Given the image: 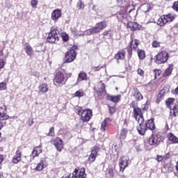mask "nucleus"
<instances>
[{"instance_id":"nucleus-1","label":"nucleus","mask_w":178,"mask_h":178,"mask_svg":"<svg viewBox=\"0 0 178 178\" xmlns=\"http://www.w3.org/2000/svg\"><path fill=\"white\" fill-rule=\"evenodd\" d=\"M132 95L135 97L136 101H133L129 104L130 108H133L134 112H141V108L138 106V101H141V99H143V95L140 92L138 88H134L132 89Z\"/></svg>"},{"instance_id":"nucleus-2","label":"nucleus","mask_w":178,"mask_h":178,"mask_svg":"<svg viewBox=\"0 0 178 178\" xmlns=\"http://www.w3.org/2000/svg\"><path fill=\"white\" fill-rule=\"evenodd\" d=\"M134 118L138 122L139 126L137 127V131L140 134V136H144L145 134V131H147V127L144 125V116H143V113L140 112H135L134 113Z\"/></svg>"},{"instance_id":"nucleus-3","label":"nucleus","mask_w":178,"mask_h":178,"mask_svg":"<svg viewBox=\"0 0 178 178\" xmlns=\"http://www.w3.org/2000/svg\"><path fill=\"white\" fill-rule=\"evenodd\" d=\"M106 27H108L106 21H102L97 22L95 26L91 29L86 30V33L88 35H92V34H98L99 33H101V31H103V30H105Z\"/></svg>"},{"instance_id":"nucleus-4","label":"nucleus","mask_w":178,"mask_h":178,"mask_svg":"<svg viewBox=\"0 0 178 178\" xmlns=\"http://www.w3.org/2000/svg\"><path fill=\"white\" fill-rule=\"evenodd\" d=\"M77 49H79V47H77V45H73L68 49V51L65 54V63H72V62H74L77 56Z\"/></svg>"},{"instance_id":"nucleus-5","label":"nucleus","mask_w":178,"mask_h":178,"mask_svg":"<svg viewBox=\"0 0 178 178\" xmlns=\"http://www.w3.org/2000/svg\"><path fill=\"white\" fill-rule=\"evenodd\" d=\"M175 19H176V15L171 13L161 15L157 20V26L165 27L168 23H172Z\"/></svg>"},{"instance_id":"nucleus-6","label":"nucleus","mask_w":178,"mask_h":178,"mask_svg":"<svg viewBox=\"0 0 178 178\" xmlns=\"http://www.w3.org/2000/svg\"><path fill=\"white\" fill-rule=\"evenodd\" d=\"M138 45H140V40H138V39H131V41L127 47L129 58H131L133 56V51H136L138 50Z\"/></svg>"},{"instance_id":"nucleus-7","label":"nucleus","mask_w":178,"mask_h":178,"mask_svg":"<svg viewBox=\"0 0 178 178\" xmlns=\"http://www.w3.org/2000/svg\"><path fill=\"white\" fill-rule=\"evenodd\" d=\"M58 34H59V31L58 29L51 27L47 38V42L55 44V42L59 41V36Z\"/></svg>"},{"instance_id":"nucleus-8","label":"nucleus","mask_w":178,"mask_h":178,"mask_svg":"<svg viewBox=\"0 0 178 178\" xmlns=\"http://www.w3.org/2000/svg\"><path fill=\"white\" fill-rule=\"evenodd\" d=\"M54 86H65L66 84V77L65 74L60 71L56 72L53 79Z\"/></svg>"},{"instance_id":"nucleus-9","label":"nucleus","mask_w":178,"mask_h":178,"mask_svg":"<svg viewBox=\"0 0 178 178\" xmlns=\"http://www.w3.org/2000/svg\"><path fill=\"white\" fill-rule=\"evenodd\" d=\"M169 59V53L166 51H162L155 56L154 62L157 65H163V63H166Z\"/></svg>"},{"instance_id":"nucleus-10","label":"nucleus","mask_w":178,"mask_h":178,"mask_svg":"<svg viewBox=\"0 0 178 178\" xmlns=\"http://www.w3.org/2000/svg\"><path fill=\"white\" fill-rule=\"evenodd\" d=\"M93 90L97 94L98 98L100 99L104 98L106 95V88L105 83H99L97 86H94Z\"/></svg>"},{"instance_id":"nucleus-11","label":"nucleus","mask_w":178,"mask_h":178,"mask_svg":"<svg viewBox=\"0 0 178 178\" xmlns=\"http://www.w3.org/2000/svg\"><path fill=\"white\" fill-rule=\"evenodd\" d=\"M127 7L126 6H121L120 8L119 13L117 15V18L118 19V22H121L124 24H126L127 22Z\"/></svg>"},{"instance_id":"nucleus-12","label":"nucleus","mask_w":178,"mask_h":178,"mask_svg":"<svg viewBox=\"0 0 178 178\" xmlns=\"http://www.w3.org/2000/svg\"><path fill=\"white\" fill-rule=\"evenodd\" d=\"M175 101L176 99L173 97L168 98L165 100V105L170 111H173V112H178V102H175Z\"/></svg>"},{"instance_id":"nucleus-13","label":"nucleus","mask_w":178,"mask_h":178,"mask_svg":"<svg viewBox=\"0 0 178 178\" xmlns=\"http://www.w3.org/2000/svg\"><path fill=\"white\" fill-rule=\"evenodd\" d=\"M162 141V138H161V135H152L149 138V145H153L154 147H158L161 142Z\"/></svg>"},{"instance_id":"nucleus-14","label":"nucleus","mask_w":178,"mask_h":178,"mask_svg":"<svg viewBox=\"0 0 178 178\" xmlns=\"http://www.w3.org/2000/svg\"><path fill=\"white\" fill-rule=\"evenodd\" d=\"M127 29H129L131 31H140L143 30V26L140 24L134 22H126Z\"/></svg>"},{"instance_id":"nucleus-15","label":"nucleus","mask_w":178,"mask_h":178,"mask_svg":"<svg viewBox=\"0 0 178 178\" xmlns=\"http://www.w3.org/2000/svg\"><path fill=\"white\" fill-rule=\"evenodd\" d=\"M130 159H129V156H124L122 158H121V160L120 161L119 165H120V172H124V169L129 166V161Z\"/></svg>"},{"instance_id":"nucleus-16","label":"nucleus","mask_w":178,"mask_h":178,"mask_svg":"<svg viewBox=\"0 0 178 178\" xmlns=\"http://www.w3.org/2000/svg\"><path fill=\"white\" fill-rule=\"evenodd\" d=\"M73 177L75 178H86L87 175L86 174V170L84 168H81L79 170H75L72 173Z\"/></svg>"},{"instance_id":"nucleus-17","label":"nucleus","mask_w":178,"mask_h":178,"mask_svg":"<svg viewBox=\"0 0 178 178\" xmlns=\"http://www.w3.org/2000/svg\"><path fill=\"white\" fill-rule=\"evenodd\" d=\"M60 17H62V10L57 8L53 10L51 15V20L56 22L59 20Z\"/></svg>"},{"instance_id":"nucleus-18","label":"nucleus","mask_w":178,"mask_h":178,"mask_svg":"<svg viewBox=\"0 0 178 178\" xmlns=\"http://www.w3.org/2000/svg\"><path fill=\"white\" fill-rule=\"evenodd\" d=\"M126 58V51L124 50L118 51L114 56V59H116L117 63H120V60H124Z\"/></svg>"},{"instance_id":"nucleus-19","label":"nucleus","mask_w":178,"mask_h":178,"mask_svg":"<svg viewBox=\"0 0 178 178\" xmlns=\"http://www.w3.org/2000/svg\"><path fill=\"white\" fill-rule=\"evenodd\" d=\"M78 115L81 116L83 122H88L92 116V112H78Z\"/></svg>"},{"instance_id":"nucleus-20","label":"nucleus","mask_w":178,"mask_h":178,"mask_svg":"<svg viewBox=\"0 0 178 178\" xmlns=\"http://www.w3.org/2000/svg\"><path fill=\"white\" fill-rule=\"evenodd\" d=\"M53 141L57 151H59V152H60V151L63 149V141L62 140V139H60V138H56L54 139Z\"/></svg>"},{"instance_id":"nucleus-21","label":"nucleus","mask_w":178,"mask_h":178,"mask_svg":"<svg viewBox=\"0 0 178 178\" xmlns=\"http://www.w3.org/2000/svg\"><path fill=\"white\" fill-rule=\"evenodd\" d=\"M99 151V147L95 146L91 151V154L89 156L90 162H94L98 155V152Z\"/></svg>"},{"instance_id":"nucleus-22","label":"nucleus","mask_w":178,"mask_h":178,"mask_svg":"<svg viewBox=\"0 0 178 178\" xmlns=\"http://www.w3.org/2000/svg\"><path fill=\"white\" fill-rule=\"evenodd\" d=\"M24 49L27 55V56H29L31 58L33 55H34V50L33 49V47L29 43H25L24 45Z\"/></svg>"},{"instance_id":"nucleus-23","label":"nucleus","mask_w":178,"mask_h":178,"mask_svg":"<svg viewBox=\"0 0 178 178\" xmlns=\"http://www.w3.org/2000/svg\"><path fill=\"white\" fill-rule=\"evenodd\" d=\"M173 72V64H170L168 67L165 70L164 72L162 74V76L165 79H168L172 76V72Z\"/></svg>"},{"instance_id":"nucleus-24","label":"nucleus","mask_w":178,"mask_h":178,"mask_svg":"<svg viewBox=\"0 0 178 178\" xmlns=\"http://www.w3.org/2000/svg\"><path fill=\"white\" fill-rule=\"evenodd\" d=\"M111 122H112V120H111V118H107L104 119V121L102 122L101 131H106V130L108 129V126L111 124Z\"/></svg>"},{"instance_id":"nucleus-25","label":"nucleus","mask_w":178,"mask_h":178,"mask_svg":"<svg viewBox=\"0 0 178 178\" xmlns=\"http://www.w3.org/2000/svg\"><path fill=\"white\" fill-rule=\"evenodd\" d=\"M12 161L13 163H19V162L22 161V152H20V149H19V148H17L15 155L13 156Z\"/></svg>"},{"instance_id":"nucleus-26","label":"nucleus","mask_w":178,"mask_h":178,"mask_svg":"<svg viewBox=\"0 0 178 178\" xmlns=\"http://www.w3.org/2000/svg\"><path fill=\"white\" fill-rule=\"evenodd\" d=\"M122 98V95H118L116 96H112L110 95H107L108 101H111V102H114L115 104H118V102H120V99Z\"/></svg>"},{"instance_id":"nucleus-27","label":"nucleus","mask_w":178,"mask_h":178,"mask_svg":"<svg viewBox=\"0 0 178 178\" xmlns=\"http://www.w3.org/2000/svg\"><path fill=\"white\" fill-rule=\"evenodd\" d=\"M146 129L154 131L155 129V122H154V118L147 120L145 122Z\"/></svg>"},{"instance_id":"nucleus-28","label":"nucleus","mask_w":178,"mask_h":178,"mask_svg":"<svg viewBox=\"0 0 178 178\" xmlns=\"http://www.w3.org/2000/svg\"><path fill=\"white\" fill-rule=\"evenodd\" d=\"M48 84L45 83H40L38 86L39 92H41L42 94H45V92H48Z\"/></svg>"},{"instance_id":"nucleus-29","label":"nucleus","mask_w":178,"mask_h":178,"mask_svg":"<svg viewBox=\"0 0 178 178\" xmlns=\"http://www.w3.org/2000/svg\"><path fill=\"white\" fill-rule=\"evenodd\" d=\"M163 172L164 173H170L171 172H173V165L170 163L165 164L163 168Z\"/></svg>"},{"instance_id":"nucleus-30","label":"nucleus","mask_w":178,"mask_h":178,"mask_svg":"<svg viewBox=\"0 0 178 178\" xmlns=\"http://www.w3.org/2000/svg\"><path fill=\"white\" fill-rule=\"evenodd\" d=\"M45 166H47L45 165V160H42L37 164L36 167L35 168V170H37L38 172H41V170H42V169H44Z\"/></svg>"},{"instance_id":"nucleus-31","label":"nucleus","mask_w":178,"mask_h":178,"mask_svg":"<svg viewBox=\"0 0 178 178\" xmlns=\"http://www.w3.org/2000/svg\"><path fill=\"white\" fill-rule=\"evenodd\" d=\"M79 79H81L82 81H87L90 80V78L88 77V74H86V72H84L83 71H81L78 75Z\"/></svg>"},{"instance_id":"nucleus-32","label":"nucleus","mask_w":178,"mask_h":178,"mask_svg":"<svg viewBox=\"0 0 178 178\" xmlns=\"http://www.w3.org/2000/svg\"><path fill=\"white\" fill-rule=\"evenodd\" d=\"M165 98V90H161L159 91V94L157 95L156 102L159 104Z\"/></svg>"},{"instance_id":"nucleus-33","label":"nucleus","mask_w":178,"mask_h":178,"mask_svg":"<svg viewBox=\"0 0 178 178\" xmlns=\"http://www.w3.org/2000/svg\"><path fill=\"white\" fill-rule=\"evenodd\" d=\"M137 51V54L139 58V59H140V60H144V59H145V51H144L143 49H138Z\"/></svg>"},{"instance_id":"nucleus-34","label":"nucleus","mask_w":178,"mask_h":178,"mask_svg":"<svg viewBox=\"0 0 178 178\" xmlns=\"http://www.w3.org/2000/svg\"><path fill=\"white\" fill-rule=\"evenodd\" d=\"M86 33H87L86 32V31H81V29H80L79 31H77L76 29L72 31V34L74 37H81V35H84Z\"/></svg>"},{"instance_id":"nucleus-35","label":"nucleus","mask_w":178,"mask_h":178,"mask_svg":"<svg viewBox=\"0 0 178 178\" xmlns=\"http://www.w3.org/2000/svg\"><path fill=\"white\" fill-rule=\"evenodd\" d=\"M40 154V153L37 152L35 149L33 150L32 154L30 155V156H26V158H27L29 160H28V162L30 163L32 161H33L34 158H35V156H38V155Z\"/></svg>"},{"instance_id":"nucleus-36","label":"nucleus","mask_w":178,"mask_h":178,"mask_svg":"<svg viewBox=\"0 0 178 178\" xmlns=\"http://www.w3.org/2000/svg\"><path fill=\"white\" fill-rule=\"evenodd\" d=\"M168 140L175 144H178V138L173 135V134L170 133L168 134Z\"/></svg>"},{"instance_id":"nucleus-37","label":"nucleus","mask_w":178,"mask_h":178,"mask_svg":"<svg viewBox=\"0 0 178 178\" xmlns=\"http://www.w3.org/2000/svg\"><path fill=\"white\" fill-rule=\"evenodd\" d=\"M74 97L77 98H81V97H84V90L82 89L78 90L76 92L74 93Z\"/></svg>"},{"instance_id":"nucleus-38","label":"nucleus","mask_w":178,"mask_h":178,"mask_svg":"<svg viewBox=\"0 0 178 178\" xmlns=\"http://www.w3.org/2000/svg\"><path fill=\"white\" fill-rule=\"evenodd\" d=\"M153 73L154 74V80H156L162 74V70L161 69H155L153 70Z\"/></svg>"},{"instance_id":"nucleus-39","label":"nucleus","mask_w":178,"mask_h":178,"mask_svg":"<svg viewBox=\"0 0 178 178\" xmlns=\"http://www.w3.org/2000/svg\"><path fill=\"white\" fill-rule=\"evenodd\" d=\"M127 131H129L127 129H123L122 130H121L120 135V138L121 140H124V138H126L127 136Z\"/></svg>"},{"instance_id":"nucleus-40","label":"nucleus","mask_w":178,"mask_h":178,"mask_svg":"<svg viewBox=\"0 0 178 178\" xmlns=\"http://www.w3.org/2000/svg\"><path fill=\"white\" fill-rule=\"evenodd\" d=\"M9 115L5 112H0V120H8Z\"/></svg>"},{"instance_id":"nucleus-41","label":"nucleus","mask_w":178,"mask_h":178,"mask_svg":"<svg viewBox=\"0 0 178 178\" xmlns=\"http://www.w3.org/2000/svg\"><path fill=\"white\" fill-rule=\"evenodd\" d=\"M61 38L63 42H67V41H69V35L66 33H61Z\"/></svg>"},{"instance_id":"nucleus-42","label":"nucleus","mask_w":178,"mask_h":178,"mask_svg":"<svg viewBox=\"0 0 178 178\" xmlns=\"http://www.w3.org/2000/svg\"><path fill=\"white\" fill-rule=\"evenodd\" d=\"M149 109V102L147 101L145 104L142 106V111H147Z\"/></svg>"},{"instance_id":"nucleus-43","label":"nucleus","mask_w":178,"mask_h":178,"mask_svg":"<svg viewBox=\"0 0 178 178\" xmlns=\"http://www.w3.org/2000/svg\"><path fill=\"white\" fill-rule=\"evenodd\" d=\"M152 47L153 48H159V47H161V42L154 40L152 43Z\"/></svg>"},{"instance_id":"nucleus-44","label":"nucleus","mask_w":178,"mask_h":178,"mask_svg":"<svg viewBox=\"0 0 178 178\" xmlns=\"http://www.w3.org/2000/svg\"><path fill=\"white\" fill-rule=\"evenodd\" d=\"M144 12L147 13L151 9V5L145 3L143 5Z\"/></svg>"},{"instance_id":"nucleus-45","label":"nucleus","mask_w":178,"mask_h":178,"mask_svg":"<svg viewBox=\"0 0 178 178\" xmlns=\"http://www.w3.org/2000/svg\"><path fill=\"white\" fill-rule=\"evenodd\" d=\"M76 8L79 10L83 9V8H84V3H83V1H81V0H79L77 2V3H76Z\"/></svg>"},{"instance_id":"nucleus-46","label":"nucleus","mask_w":178,"mask_h":178,"mask_svg":"<svg viewBox=\"0 0 178 178\" xmlns=\"http://www.w3.org/2000/svg\"><path fill=\"white\" fill-rule=\"evenodd\" d=\"M171 8L175 12L178 13V1H175Z\"/></svg>"},{"instance_id":"nucleus-47","label":"nucleus","mask_w":178,"mask_h":178,"mask_svg":"<svg viewBox=\"0 0 178 178\" xmlns=\"http://www.w3.org/2000/svg\"><path fill=\"white\" fill-rule=\"evenodd\" d=\"M6 88H7V84L6 82L0 83V91H3L6 90Z\"/></svg>"},{"instance_id":"nucleus-48","label":"nucleus","mask_w":178,"mask_h":178,"mask_svg":"<svg viewBox=\"0 0 178 178\" xmlns=\"http://www.w3.org/2000/svg\"><path fill=\"white\" fill-rule=\"evenodd\" d=\"M76 110L78 111V112H92V111H91V109H86V110H83V108L80 106H76Z\"/></svg>"},{"instance_id":"nucleus-49","label":"nucleus","mask_w":178,"mask_h":178,"mask_svg":"<svg viewBox=\"0 0 178 178\" xmlns=\"http://www.w3.org/2000/svg\"><path fill=\"white\" fill-rule=\"evenodd\" d=\"M33 149L36 151L38 154H41L42 152V146L38 145L35 147Z\"/></svg>"},{"instance_id":"nucleus-50","label":"nucleus","mask_w":178,"mask_h":178,"mask_svg":"<svg viewBox=\"0 0 178 178\" xmlns=\"http://www.w3.org/2000/svg\"><path fill=\"white\" fill-rule=\"evenodd\" d=\"M31 5L34 8H37V6L38 5V0H31Z\"/></svg>"},{"instance_id":"nucleus-51","label":"nucleus","mask_w":178,"mask_h":178,"mask_svg":"<svg viewBox=\"0 0 178 178\" xmlns=\"http://www.w3.org/2000/svg\"><path fill=\"white\" fill-rule=\"evenodd\" d=\"M54 130H55V129L54 128V127H51L49 129V132L48 134V136H50L51 137H54V136H55Z\"/></svg>"},{"instance_id":"nucleus-52","label":"nucleus","mask_w":178,"mask_h":178,"mask_svg":"<svg viewBox=\"0 0 178 178\" xmlns=\"http://www.w3.org/2000/svg\"><path fill=\"white\" fill-rule=\"evenodd\" d=\"M108 172V175H110L111 177H115V172L113 171V168H109Z\"/></svg>"},{"instance_id":"nucleus-53","label":"nucleus","mask_w":178,"mask_h":178,"mask_svg":"<svg viewBox=\"0 0 178 178\" xmlns=\"http://www.w3.org/2000/svg\"><path fill=\"white\" fill-rule=\"evenodd\" d=\"M137 73L139 74V76H141V77H144L145 72L141 68H138L137 70Z\"/></svg>"},{"instance_id":"nucleus-54","label":"nucleus","mask_w":178,"mask_h":178,"mask_svg":"<svg viewBox=\"0 0 178 178\" xmlns=\"http://www.w3.org/2000/svg\"><path fill=\"white\" fill-rule=\"evenodd\" d=\"M5 60L3 59H0V71H1V69H3V67H5Z\"/></svg>"},{"instance_id":"nucleus-55","label":"nucleus","mask_w":178,"mask_h":178,"mask_svg":"<svg viewBox=\"0 0 178 178\" xmlns=\"http://www.w3.org/2000/svg\"><path fill=\"white\" fill-rule=\"evenodd\" d=\"M102 69V66H97V67H92V70L93 72H99Z\"/></svg>"},{"instance_id":"nucleus-56","label":"nucleus","mask_w":178,"mask_h":178,"mask_svg":"<svg viewBox=\"0 0 178 178\" xmlns=\"http://www.w3.org/2000/svg\"><path fill=\"white\" fill-rule=\"evenodd\" d=\"M163 156L162 155H157V161L159 162H162V161H163Z\"/></svg>"},{"instance_id":"nucleus-57","label":"nucleus","mask_w":178,"mask_h":178,"mask_svg":"<svg viewBox=\"0 0 178 178\" xmlns=\"http://www.w3.org/2000/svg\"><path fill=\"white\" fill-rule=\"evenodd\" d=\"M70 77H72V72H67L65 74L66 81H67V79H70Z\"/></svg>"},{"instance_id":"nucleus-58","label":"nucleus","mask_w":178,"mask_h":178,"mask_svg":"<svg viewBox=\"0 0 178 178\" xmlns=\"http://www.w3.org/2000/svg\"><path fill=\"white\" fill-rule=\"evenodd\" d=\"M109 33H111V31H105L104 32H103L102 35L104 37H106L109 35Z\"/></svg>"},{"instance_id":"nucleus-59","label":"nucleus","mask_w":178,"mask_h":178,"mask_svg":"<svg viewBox=\"0 0 178 178\" xmlns=\"http://www.w3.org/2000/svg\"><path fill=\"white\" fill-rule=\"evenodd\" d=\"M29 126H33V124H34V120L32 118L29 120Z\"/></svg>"},{"instance_id":"nucleus-60","label":"nucleus","mask_w":178,"mask_h":178,"mask_svg":"<svg viewBox=\"0 0 178 178\" xmlns=\"http://www.w3.org/2000/svg\"><path fill=\"white\" fill-rule=\"evenodd\" d=\"M177 112L176 113V112H170V116H175V118H176L177 116Z\"/></svg>"},{"instance_id":"nucleus-61","label":"nucleus","mask_w":178,"mask_h":178,"mask_svg":"<svg viewBox=\"0 0 178 178\" xmlns=\"http://www.w3.org/2000/svg\"><path fill=\"white\" fill-rule=\"evenodd\" d=\"M3 162V155H0V163Z\"/></svg>"},{"instance_id":"nucleus-62","label":"nucleus","mask_w":178,"mask_h":178,"mask_svg":"<svg viewBox=\"0 0 178 178\" xmlns=\"http://www.w3.org/2000/svg\"><path fill=\"white\" fill-rule=\"evenodd\" d=\"M127 126V120H124V127H126Z\"/></svg>"},{"instance_id":"nucleus-63","label":"nucleus","mask_w":178,"mask_h":178,"mask_svg":"<svg viewBox=\"0 0 178 178\" xmlns=\"http://www.w3.org/2000/svg\"><path fill=\"white\" fill-rule=\"evenodd\" d=\"M2 127H3V124L0 122V130H2Z\"/></svg>"},{"instance_id":"nucleus-64","label":"nucleus","mask_w":178,"mask_h":178,"mask_svg":"<svg viewBox=\"0 0 178 178\" xmlns=\"http://www.w3.org/2000/svg\"><path fill=\"white\" fill-rule=\"evenodd\" d=\"M176 170L178 172V161L177 162V165H176Z\"/></svg>"}]
</instances>
